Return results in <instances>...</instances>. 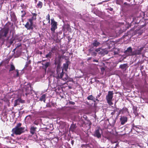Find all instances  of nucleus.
I'll list each match as a JSON object with an SVG mask.
<instances>
[{
  "instance_id": "79ce46f5",
  "label": "nucleus",
  "mask_w": 148,
  "mask_h": 148,
  "mask_svg": "<svg viewBox=\"0 0 148 148\" xmlns=\"http://www.w3.org/2000/svg\"><path fill=\"white\" fill-rule=\"evenodd\" d=\"M71 143L72 145H73L74 144V141L73 140H72L71 141Z\"/></svg>"
},
{
  "instance_id": "ddd939ff",
  "label": "nucleus",
  "mask_w": 148,
  "mask_h": 148,
  "mask_svg": "<svg viewBox=\"0 0 148 148\" xmlns=\"http://www.w3.org/2000/svg\"><path fill=\"white\" fill-rule=\"evenodd\" d=\"M36 127H35L33 126H31L30 129V132L32 134H34L36 131Z\"/></svg>"
},
{
  "instance_id": "9b49d317",
  "label": "nucleus",
  "mask_w": 148,
  "mask_h": 148,
  "mask_svg": "<svg viewBox=\"0 0 148 148\" xmlns=\"http://www.w3.org/2000/svg\"><path fill=\"white\" fill-rule=\"evenodd\" d=\"M25 27L27 29H32L33 23H29L28 22L25 25Z\"/></svg>"
},
{
  "instance_id": "b1692460",
  "label": "nucleus",
  "mask_w": 148,
  "mask_h": 148,
  "mask_svg": "<svg viewBox=\"0 0 148 148\" xmlns=\"http://www.w3.org/2000/svg\"><path fill=\"white\" fill-rule=\"evenodd\" d=\"M52 53L51 52V51L49 52L48 53V54H47L46 55L45 57L47 58H51V57L52 55Z\"/></svg>"
},
{
  "instance_id": "de8ad7c7",
  "label": "nucleus",
  "mask_w": 148,
  "mask_h": 148,
  "mask_svg": "<svg viewBox=\"0 0 148 148\" xmlns=\"http://www.w3.org/2000/svg\"><path fill=\"white\" fill-rule=\"evenodd\" d=\"M118 145V144H116L115 147H117V146Z\"/></svg>"
},
{
  "instance_id": "20e7f679",
  "label": "nucleus",
  "mask_w": 148,
  "mask_h": 148,
  "mask_svg": "<svg viewBox=\"0 0 148 148\" xmlns=\"http://www.w3.org/2000/svg\"><path fill=\"white\" fill-rule=\"evenodd\" d=\"M51 30L52 33H54L56 29L57 28V23L54 21L53 18H51Z\"/></svg>"
},
{
  "instance_id": "f03ea898",
  "label": "nucleus",
  "mask_w": 148,
  "mask_h": 148,
  "mask_svg": "<svg viewBox=\"0 0 148 148\" xmlns=\"http://www.w3.org/2000/svg\"><path fill=\"white\" fill-rule=\"evenodd\" d=\"M113 97V93L112 91H109L107 95L106 96V99L107 102L110 105L113 104V103L112 102Z\"/></svg>"
},
{
  "instance_id": "5fc2aeb1",
  "label": "nucleus",
  "mask_w": 148,
  "mask_h": 148,
  "mask_svg": "<svg viewBox=\"0 0 148 148\" xmlns=\"http://www.w3.org/2000/svg\"><path fill=\"white\" fill-rule=\"evenodd\" d=\"M64 65H66V64H64Z\"/></svg>"
},
{
  "instance_id": "a211bd4d",
  "label": "nucleus",
  "mask_w": 148,
  "mask_h": 148,
  "mask_svg": "<svg viewBox=\"0 0 148 148\" xmlns=\"http://www.w3.org/2000/svg\"><path fill=\"white\" fill-rule=\"evenodd\" d=\"M10 16L12 19L14 21L16 20V16L15 15L14 13L13 12H11L10 13Z\"/></svg>"
},
{
  "instance_id": "6ab92c4d",
  "label": "nucleus",
  "mask_w": 148,
  "mask_h": 148,
  "mask_svg": "<svg viewBox=\"0 0 148 148\" xmlns=\"http://www.w3.org/2000/svg\"><path fill=\"white\" fill-rule=\"evenodd\" d=\"M133 113L136 116L138 115V113L137 112V107L136 106H133Z\"/></svg>"
},
{
  "instance_id": "f257e3e1",
  "label": "nucleus",
  "mask_w": 148,
  "mask_h": 148,
  "mask_svg": "<svg viewBox=\"0 0 148 148\" xmlns=\"http://www.w3.org/2000/svg\"><path fill=\"white\" fill-rule=\"evenodd\" d=\"M145 46H139L137 49L134 50L135 56L139 55L142 54L143 55L145 52V50H144Z\"/></svg>"
},
{
  "instance_id": "c85d7f7f",
  "label": "nucleus",
  "mask_w": 148,
  "mask_h": 148,
  "mask_svg": "<svg viewBox=\"0 0 148 148\" xmlns=\"http://www.w3.org/2000/svg\"><path fill=\"white\" fill-rule=\"evenodd\" d=\"M127 66V65L125 64H121L120 65L119 67L122 69H125Z\"/></svg>"
},
{
  "instance_id": "c756f323",
  "label": "nucleus",
  "mask_w": 148,
  "mask_h": 148,
  "mask_svg": "<svg viewBox=\"0 0 148 148\" xmlns=\"http://www.w3.org/2000/svg\"><path fill=\"white\" fill-rule=\"evenodd\" d=\"M16 74H14V78H16L18 77L19 76L18 71V70H16Z\"/></svg>"
},
{
  "instance_id": "9d476101",
  "label": "nucleus",
  "mask_w": 148,
  "mask_h": 148,
  "mask_svg": "<svg viewBox=\"0 0 148 148\" xmlns=\"http://www.w3.org/2000/svg\"><path fill=\"white\" fill-rule=\"evenodd\" d=\"M24 103V101L22 100L21 99L19 98L16 100L14 102V106H16L18 105H19L20 103Z\"/></svg>"
},
{
  "instance_id": "37998d69",
  "label": "nucleus",
  "mask_w": 148,
  "mask_h": 148,
  "mask_svg": "<svg viewBox=\"0 0 148 148\" xmlns=\"http://www.w3.org/2000/svg\"><path fill=\"white\" fill-rule=\"evenodd\" d=\"M118 110H119V109H118V108H116V109L114 110V112L118 111Z\"/></svg>"
},
{
  "instance_id": "58836bf2",
  "label": "nucleus",
  "mask_w": 148,
  "mask_h": 148,
  "mask_svg": "<svg viewBox=\"0 0 148 148\" xmlns=\"http://www.w3.org/2000/svg\"><path fill=\"white\" fill-rule=\"evenodd\" d=\"M69 103L71 104H72L73 105H74L75 103L73 101H69Z\"/></svg>"
},
{
  "instance_id": "412c9836",
  "label": "nucleus",
  "mask_w": 148,
  "mask_h": 148,
  "mask_svg": "<svg viewBox=\"0 0 148 148\" xmlns=\"http://www.w3.org/2000/svg\"><path fill=\"white\" fill-rule=\"evenodd\" d=\"M83 118L84 119L86 120L88 122L87 124H88L89 125H90L91 124V123L90 121L88 119L87 117V116L85 115H84L83 116Z\"/></svg>"
},
{
  "instance_id": "2f4dec72",
  "label": "nucleus",
  "mask_w": 148,
  "mask_h": 148,
  "mask_svg": "<svg viewBox=\"0 0 148 148\" xmlns=\"http://www.w3.org/2000/svg\"><path fill=\"white\" fill-rule=\"evenodd\" d=\"M21 44L20 43H18L17 44L16 48L17 49H18L19 48L20 49H21Z\"/></svg>"
},
{
  "instance_id": "4be33fe9",
  "label": "nucleus",
  "mask_w": 148,
  "mask_h": 148,
  "mask_svg": "<svg viewBox=\"0 0 148 148\" xmlns=\"http://www.w3.org/2000/svg\"><path fill=\"white\" fill-rule=\"evenodd\" d=\"M46 95L45 94H43L40 98V100L42 101H43L45 103V102Z\"/></svg>"
},
{
  "instance_id": "864d4df0",
  "label": "nucleus",
  "mask_w": 148,
  "mask_h": 148,
  "mask_svg": "<svg viewBox=\"0 0 148 148\" xmlns=\"http://www.w3.org/2000/svg\"><path fill=\"white\" fill-rule=\"evenodd\" d=\"M21 12H23V11H21Z\"/></svg>"
},
{
  "instance_id": "e433bc0d",
  "label": "nucleus",
  "mask_w": 148,
  "mask_h": 148,
  "mask_svg": "<svg viewBox=\"0 0 148 148\" xmlns=\"http://www.w3.org/2000/svg\"><path fill=\"white\" fill-rule=\"evenodd\" d=\"M97 55V53L95 52L94 51L92 53H91V55L92 56H96Z\"/></svg>"
},
{
  "instance_id": "4c0bfd02",
  "label": "nucleus",
  "mask_w": 148,
  "mask_h": 148,
  "mask_svg": "<svg viewBox=\"0 0 148 148\" xmlns=\"http://www.w3.org/2000/svg\"><path fill=\"white\" fill-rule=\"evenodd\" d=\"M34 124L35 125H38V124L39 123H38V122L37 121V120H36L35 121H34Z\"/></svg>"
},
{
  "instance_id": "f3484780",
  "label": "nucleus",
  "mask_w": 148,
  "mask_h": 148,
  "mask_svg": "<svg viewBox=\"0 0 148 148\" xmlns=\"http://www.w3.org/2000/svg\"><path fill=\"white\" fill-rule=\"evenodd\" d=\"M43 68L45 69L46 71L47 70V68L50 65V63L49 62H47L45 64L42 63Z\"/></svg>"
},
{
  "instance_id": "f8f14e48",
  "label": "nucleus",
  "mask_w": 148,
  "mask_h": 148,
  "mask_svg": "<svg viewBox=\"0 0 148 148\" xmlns=\"http://www.w3.org/2000/svg\"><path fill=\"white\" fill-rule=\"evenodd\" d=\"M128 113V110L127 108H123L122 109L119 110V114H127Z\"/></svg>"
},
{
  "instance_id": "a18cd8bd",
  "label": "nucleus",
  "mask_w": 148,
  "mask_h": 148,
  "mask_svg": "<svg viewBox=\"0 0 148 148\" xmlns=\"http://www.w3.org/2000/svg\"><path fill=\"white\" fill-rule=\"evenodd\" d=\"M25 14H23V15H21V16H22V17H24V16H25Z\"/></svg>"
},
{
  "instance_id": "4468645a",
  "label": "nucleus",
  "mask_w": 148,
  "mask_h": 148,
  "mask_svg": "<svg viewBox=\"0 0 148 148\" xmlns=\"http://www.w3.org/2000/svg\"><path fill=\"white\" fill-rule=\"evenodd\" d=\"M100 43L96 40H94L92 42V45L93 46L95 47H97L99 46Z\"/></svg>"
},
{
  "instance_id": "6e6d98bb",
  "label": "nucleus",
  "mask_w": 148,
  "mask_h": 148,
  "mask_svg": "<svg viewBox=\"0 0 148 148\" xmlns=\"http://www.w3.org/2000/svg\"><path fill=\"white\" fill-rule=\"evenodd\" d=\"M101 3H99L98 4H101Z\"/></svg>"
},
{
  "instance_id": "7c9ffc66",
  "label": "nucleus",
  "mask_w": 148,
  "mask_h": 148,
  "mask_svg": "<svg viewBox=\"0 0 148 148\" xmlns=\"http://www.w3.org/2000/svg\"><path fill=\"white\" fill-rule=\"evenodd\" d=\"M46 19L48 21V23H50V16L49 14L46 16Z\"/></svg>"
},
{
  "instance_id": "0eeeda50",
  "label": "nucleus",
  "mask_w": 148,
  "mask_h": 148,
  "mask_svg": "<svg viewBox=\"0 0 148 148\" xmlns=\"http://www.w3.org/2000/svg\"><path fill=\"white\" fill-rule=\"evenodd\" d=\"M31 63V60H30L27 59V61L26 62V64L23 69L24 71L25 70H30L31 69V66L29 65Z\"/></svg>"
},
{
  "instance_id": "bb28decb",
  "label": "nucleus",
  "mask_w": 148,
  "mask_h": 148,
  "mask_svg": "<svg viewBox=\"0 0 148 148\" xmlns=\"http://www.w3.org/2000/svg\"><path fill=\"white\" fill-rule=\"evenodd\" d=\"M36 19V17H32L31 18L29 19V21L30 23H33V21L34 20H35Z\"/></svg>"
},
{
  "instance_id": "aec40b11",
  "label": "nucleus",
  "mask_w": 148,
  "mask_h": 148,
  "mask_svg": "<svg viewBox=\"0 0 148 148\" xmlns=\"http://www.w3.org/2000/svg\"><path fill=\"white\" fill-rule=\"evenodd\" d=\"M87 99L88 100H91L95 102L96 101L95 98L92 95H90L88 96L87 97Z\"/></svg>"
},
{
  "instance_id": "a878e982",
  "label": "nucleus",
  "mask_w": 148,
  "mask_h": 148,
  "mask_svg": "<svg viewBox=\"0 0 148 148\" xmlns=\"http://www.w3.org/2000/svg\"><path fill=\"white\" fill-rule=\"evenodd\" d=\"M64 73L63 72V70H62V72L61 73H60V74L58 76V78L62 79V77L64 75Z\"/></svg>"
},
{
  "instance_id": "cd10ccee",
  "label": "nucleus",
  "mask_w": 148,
  "mask_h": 148,
  "mask_svg": "<svg viewBox=\"0 0 148 148\" xmlns=\"http://www.w3.org/2000/svg\"><path fill=\"white\" fill-rule=\"evenodd\" d=\"M42 4L41 1H39L37 4L38 7L40 8H41L42 6Z\"/></svg>"
},
{
  "instance_id": "72a5a7b5",
  "label": "nucleus",
  "mask_w": 148,
  "mask_h": 148,
  "mask_svg": "<svg viewBox=\"0 0 148 148\" xmlns=\"http://www.w3.org/2000/svg\"><path fill=\"white\" fill-rule=\"evenodd\" d=\"M69 77L68 75L67 74H66L65 75V77L64 78H62V79L64 81H66L68 79Z\"/></svg>"
},
{
  "instance_id": "393cba45",
  "label": "nucleus",
  "mask_w": 148,
  "mask_h": 148,
  "mask_svg": "<svg viewBox=\"0 0 148 148\" xmlns=\"http://www.w3.org/2000/svg\"><path fill=\"white\" fill-rule=\"evenodd\" d=\"M15 69V68L14 66L13 65V64H12L10 65V68L9 70V71L10 72L12 71Z\"/></svg>"
},
{
  "instance_id": "3c124183",
  "label": "nucleus",
  "mask_w": 148,
  "mask_h": 148,
  "mask_svg": "<svg viewBox=\"0 0 148 148\" xmlns=\"http://www.w3.org/2000/svg\"><path fill=\"white\" fill-rule=\"evenodd\" d=\"M37 0H34V1H35V2H36H36H37Z\"/></svg>"
},
{
  "instance_id": "5701e85b",
  "label": "nucleus",
  "mask_w": 148,
  "mask_h": 148,
  "mask_svg": "<svg viewBox=\"0 0 148 148\" xmlns=\"http://www.w3.org/2000/svg\"><path fill=\"white\" fill-rule=\"evenodd\" d=\"M75 129V125L74 124H72L69 128V130L72 132H73L74 131Z\"/></svg>"
},
{
  "instance_id": "8fccbe9b",
  "label": "nucleus",
  "mask_w": 148,
  "mask_h": 148,
  "mask_svg": "<svg viewBox=\"0 0 148 148\" xmlns=\"http://www.w3.org/2000/svg\"><path fill=\"white\" fill-rule=\"evenodd\" d=\"M82 121L83 122V124H85V122L83 120H82Z\"/></svg>"
},
{
  "instance_id": "49530a36",
  "label": "nucleus",
  "mask_w": 148,
  "mask_h": 148,
  "mask_svg": "<svg viewBox=\"0 0 148 148\" xmlns=\"http://www.w3.org/2000/svg\"><path fill=\"white\" fill-rule=\"evenodd\" d=\"M110 11H112L113 10V9L112 8H110Z\"/></svg>"
},
{
  "instance_id": "603ef678",
  "label": "nucleus",
  "mask_w": 148,
  "mask_h": 148,
  "mask_svg": "<svg viewBox=\"0 0 148 148\" xmlns=\"http://www.w3.org/2000/svg\"><path fill=\"white\" fill-rule=\"evenodd\" d=\"M114 112H112V113H111V114H114Z\"/></svg>"
},
{
  "instance_id": "2eb2a0df",
  "label": "nucleus",
  "mask_w": 148,
  "mask_h": 148,
  "mask_svg": "<svg viewBox=\"0 0 148 148\" xmlns=\"http://www.w3.org/2000/svg\"><path fill=\"white\" fill-rule=\"evenodd\" d=\"M58 51V49L56 46H54L51 49V52H52V53H56Z\"/></svg>"
},
{
  "instance_id": "1a4fd4ad",
  "label": "nucleus",
  "mask_w": 148,
  "mask_h": 148,
  "mask_svg": "<svg viewBox=\"0 0 148 148\" xmlns=\"http://www.w3.org/2000/svg\"><path fill=\"white\" fill-rule=\"evenodd\" d=\"M120 120L121 124L123 125L127 122V118L126 116H122L120 118Z\"/></svg>"
},
{
  "instance_id": "c03bdc74",
  "label": "nucleus",
  "mask_w": 148,
  "mask_h": 148,
  "mask_svg": "<svg viewBox=\"0 0 148 148\" xmlns=\"http://www.w3.org/2000/svg\"><path fill=\"white\" fill-rule=\"evenodd\" d=\"M16 49H17L16 48H15V49H13V51H12V52H14L15 51V50Z\"/></svg>"
},
{
  "instance_id": "dca6fc26",
  "label": "nucleus",
  "mask_w": 148,
  "mask_h": 148,
  "mask_svg": "<svg viewBox=\"0 0 148 148\" xmlns=\"http://www.w3.org/2000/svg\"><path fill=\"white\" fill-rule=\"evenodd\" d=\"M24 89L25 90V91H26V95H27V94H29L30 92L31 91V87L30 86H29V87H24Z\"/></svg>"
},
{
  "instance_id": "c9c22d12",
  "label": "nucleus",
  "mask_w": 148,
  "mask_h": 148,
  "mask_svg": "<svg viewBox=\"0 0 148 148\" xmlns=\"http://www.w3.org/2000/svg\"><path fill=\"white\" fill-rule=\"evenodd\" d=\"M22 124L21 123H18L15 128H21Z\"/></svg>"
},
{
  "instance_id": "473e14b6",
  "label": "nucleus",
  "mask_w": 148,
  "mask_h": 148,
  "mask_svg": "<svg viewBox=\"0 0 148 148\" xmlns=\"http://www.w3.org/2000/svg\"><path fill=\"white\" fill-rule=\"evenodd\" d=\"M101 49L100 48L97 49L95 50V51L98 53L99 54H102L101 51Z\"/></svg>"
},
{
  "instance_id": "f704fd0d",
  "label": "nucleus",
  "mask_w": 148,
  "mask_h": 148,
  "mask_svg": "<svg viewBox=\"0 0 148 148\" xmlns=\"http://www.w3.org/2000/svg\"><path fill=\"white\" fill-rule=\"evenodd\" d=\"M101 95V93H99V94H98L97 95L96 97V98L95 99V100L96 101H99V100L98 99V98H99L100 96Z\"/></svg>"
},
{
  "instance_id": "09e8293b",
  "label": "nucleus",
  "mask_w": 148,
  "mask_h": 148,
  "mask_svg": "<svg viewBox=\"0 0 148 148\" xmlns=\"http://www.w3.org/2000/svg\"><path fill=\"white\" fill-rule=\"evenodd\" d=\"M51 107V105H49V106H47V107Z\"/></svg>"
},
{
  "instance_id": "7ed1b4c3",
  "label": "nucleus",
  "mask_w": 148,
  "mask_h": 148,
  "mask_svg": "<svg viewBox=\"0 0 148 148\" xmlns=\"http://www.w3.org/2000/svg\"><path fill=\"white\" fill-rule=\"evenodd\" d=\"M25 130V127L14 128L12 130L13 132L16 135H20L23 133Z\"/></svg>"
},
{
  "instance_id": "6e6552de",
  "label": "nucleus",
  "mask_w": 148,
  "mask_h": 148,
  "mask_svg": "<svg viewBox=\"0 0 148 148\" xmlns=\"http://www.w3.org/2000/svg\"><path fill=\"white\" fill-rule=\"evenodd\" d=\"M93 135L98 138H101V134L100 132L99 128H98L95 131Z\"/></svg>"
},
{
  "instance_id": "39448f33",
  "label": "nucleus",
  "mask_w": 148,
  "mask_h": 148,
  "mask_svg": "<svg viewBox=\"0 0 148 148\" xmlns=\"http://www.w3.org/2000/svg\"><path fill=\"white\" fill-rule=\"evenodd\" d=\"M124 53L127 56H135L134 51H133L131 47H129L125 51Z\"/></svg>"
},
{
  "instance_id": "ea45409f",
  "label": "nucleus",
  "mask_w": 148,
  "mask_h": 148,
  "mask_svg": "<svg viewBox=\"0 0 148 148\" xmlns=\"http://www.w3.org/2000/svg\"><path fill=\"white\" fill-rule=\"evenodd\" d=\"M32 15H33V17H36V16L37 15L36 14V13H32Z\"/></svg>"
},
{
  "instance_id": "a19ab883",
  "label": "nucleus",
  "mask_w": 148,
  "mask_h": 148,
  "mask_svg": "<svg viewBox=\"0 0 148 148\" xmlns=\"http://www.w3.org/2000/svg\"><path fill=\"white\" fill-rule=\"evenodd\" d=\"M93 62H98V61L96 60H93Z\"/></svg>"
},
{
  "instance_id": "423d86ee",
  "label": "nucleus",
  "mask_w": 148,
  "mask_h": 148,
  "mask_svg": "<svg viewBox=\"0 0 148 148\" xmlns=\"http://www.w3.org/2000/svg\"><path fill=\"white\" fill-rule=\"evenodd\" d=\"M9 31V29L8 28H6L1 30V33L0 34V36L6 37Z\"/></svg>"
}]
</instances>
